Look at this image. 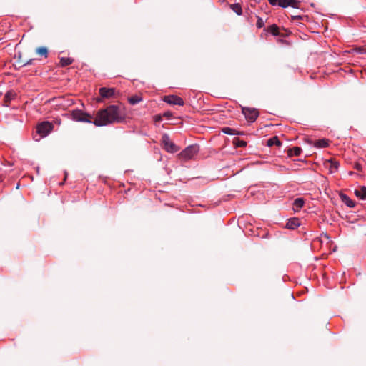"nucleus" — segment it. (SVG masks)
I'll use <instances>...</instances> for the list:
<instances>
[{
  "instance_id": "nucleus-23",
  "label": "nucleus",
  "mask_w": 366,
  "mask_h": 366,
  "mask_svg": "<svg viewBox=\"0 0 366 366\" xmlns=\"http://www.w3.org/2000/svg\"><path fill=\"white\" fill-rule=\"evenodd\" d=\"M290 152L292 155L299 156L302 152V149L298 147H295L290 149Z\"/></svg>"
},
{
  "instance_id": "nucleus-12",
  "label": "nucleus",
  "mask_w": 366,
  "mask_h": 366,
  "mask_svg": "<svg viewBox=\"0 0 366 366\" xmlns=\"http://www.w3.org/2000/svg\"><path fill=\"white\" fill-rule=\"evenodd\" d=\"M300 225V220L297 218H291L290 219L287 224L286 228L290 229H295L297 228Z\"/></svg>"
},
{
  "instance_id": "nucleus-8",
  "label": "nucleus",
  "mask_w": 366,
  "mask_h": 366,
  "mask_svg": "<svg viewBox=\"0 0 366 366\" xmlns=\"http://www.w3.org/2000/svg\"><path fill=\"white\" fill-rule=\"evenodd\" d=\"M299 2L296 0H279L277 6L282 8L291 6L292 8H298Z\"/></svg>"
},
{
  "instance_id": "nucleus-2",
  "label": "nucleus",
  "mask_w": 366,
  "mask_h": 366,
  "mask_svg": "<svg viewBox=\"0 0 366 366\" xmlns=\"http://www.w3.org/2000/svg\"><path fill=\"white\" fill-rule=\"evenodd\" d=\"M199 152V147L197 144H192L182 151L179 156L182 159L189 160L192 159Z\"/></svg>"
},
{
  "instance_id": "nucleus-19",
  "label": "nucleus",
  "mask_w": 366,
  "mask_h": 366,
  "mask_svg": "<svg viewBox=\"0 0 366 366\" xmlns=\"http://www.w3.org/2000/svg\"><path fill=\"white\" fill-rule=\"evenodd\" d=\"M142 100V99L139 96H137V95H134V96H132L129 98V102L132 105H135V104L139 103Z\"/></svg>"
},
{
  "instance_id": "nucleus-15",
  "label": "nucleus",
  "mask_w": 366,
  "mask_h": 366,
  "mask_svg": "<svg viewBox=\"0 0 366 366\" xmlns=\"http://www.w3.org/2000/svg\"><path fill=\"white\" fill-rule=\"evenodd\" d=\"M282 144L281 142L279 140L277 136H274L267 140V145L268 147H272L274 145L280 146Z\"/></svg>"
},
{
  "instance_id": "nucleus-7",
  "label": "nucleus",
  "mask_w": 366,
  "mask_h": 366,
  "mask_svg": "<svg viewBox=\"0 0 366 366\" xmlns=\"http://www.w3.org/2000/svg\"><path fill=\"white\" fill-rule=\"evenodd\" d=\"M164 100L165 102H167L169 104L179 105V106L184 105L183 99L178 96H175V95L166 96V97H164Z\"/></svg>"
},
{
  "instance_id": "nucleus-21",
  "label": "nucleus",
  "mask_w": 366,
  "mask_h": 366,
  "mask_svg": "<svg viewBox=\"0 0 366 366\" xmlns=\"http://www.w3.org/2000/svg\"><path fill=\"white\" fill-rule=\"evenodd\" d=\"M36 52L38 54H39V55L44 56L45 57H47L48 50L44 46L37 48L36 50Z\"/></svg>"
},
{
  "instance_id": "nucleus-4",
  "label": "nucleus",
  "mask_w": 366,
  "mask_h": 366,
  "mask_svg": "<svg viewBox=\"0 0 366 366\" xmlns=\"http://www.w3.org/2000/svg\"><path fill=\"white\" fill-rule=\"evenodd\" d=\"M242 112L249 122H254L259 116L257 109L249 107H242Z\"/></svg>"
},
{
  "instance_id": "nucleus-18",
  "label": "nucleus",
  "mask_w": 366,
  "mask_h": 366,
  "mask_svg": "<svg viewBox=\"0 0 366 366\" xmlns=\"http://www.w3.org/2000/svg\"><path fill=\"white\" fill-rule=\"evenodd\" d=\"M60 63L62 66H66L73 63V59L69 57H61L60 59Z\"/></svg>"
},
{
  "instance_id": "nucleus-24",
  "label": "nucleus",
  "mask_w": 366,
  "mask_h": 366,
  "mask_svg": "<svg viewBox=\"0 0 366 366\" xmlns=\"http://www.w3.org/2000/svg\"><path fill=\"white\" fill-rule=\"evenodd\" d=\"M269 31L274 36H277L279 34L278 27L275 24H273V25L270 26L269 29Z\"/></svg>"
},
{
  "instance_id": "nucleus-9",
  "label": "nucleus",
  "mask_w": 366,
  "mask_h": 366,
  "mask_svg": "<svg viewBox=\"0 0 366 366\" xmlns=\"http://www.w3.org/2000/svg\"><path fill=\"white\" fill-rule=\"evenodd\" d=\"M115 89L113 88L102 87L99 89V94L102 98H110L114 95Z\"/></svg>"
},
{
  "instance_id": "nucleus-28",
  "label": "nucleus",
  "mask_w": 366,
  "mask_h": 366,
  "mask_svg": "<svg viewBox=\"0 0 366 366\" xmlns=\"http://www.w3.org/2000/svg\"><path fill=\"white\" fill-rule=\"evenodd\" d=\"M34 61V59H31L29 61H27L26 63L23 64V66H28L32 64L33 61Z\"/></svg>"
},
{
  "instance_id": "nucleus-29",
  "label": "nucleus",
  "mask_w": 366,
  "mask_h": 366,
  "mask_svg": "<svg viewBox=\"0 0 366 366\" xmlns=\"http://www.w3.org/2000/svg\"><path fill=\"white\" fill-rule=\"evenodd\" d=\"M246 145H247L246 142L242 141V140L239 141L237 144V146H239V147H245Z\"/></svg>"
},
{
  "instance_id": "nucleus-30",
  "label": "nucleus",
  "mask_w": 366,
  "mask_h": 366,
  "mask_svg": "<svg viewBox=\"0 0 366 366\" xmlns=\"http://www.w3.org/2000/svg\"><path fill=\"white\" fill-rule=\"evenodd\" d=\"M293 18H294V19H300V16H294Z\"/></svg>"
},
{
  "instance_id": "nucleus-13",
  "label": "nucleus",
  "mask_w": 366,
  "mask_h": 366,
  "mask_svg": "<svg viewBox=\"0 0 366 366\" xmlns=\"http://www.w3.org/2000/svg\"><path fill=\"white\" fill-rule=\"evenodd\" d=\"M354 193L359 199L362 200L366 199V187L365 186L361 187L358 189H355Z\"/></svg>"
},
{
  "instance_id": "nucleus-17",
  "label": "nucleus",
  "mask_w": 366,
  "mask_h": 366,
  "mask_svg": "<svg viewBox=\"0 0 366 366\" xmlns=\"http://www.w3.org/2000/svg\"><path fill=\"white\" fill-rule=\"evenodd\" d=\"M231 9L237 15L240 16L242 14V9L239 4H233L230 6Z\"/></svg>"
},
{
  "instance_id": "nucleus-6",
  "label": "nucleus",
  "mask_w": 366,
  "mask_h": 366,
  "mask_svg": "<svg viewBox=\"0 0 366 366\" xmlns=\"http://www.w3.org/2000/svg\"><path fill=\"white\" fill-rule=\"evenodd\" d=\"M52 129L53 126L50 122H43L37 126L36 130L41 137H45L50 133Z\"/></svg>"
},
{
  "instance_id": "nucleus-22",
  "label": "nucleus",
  "mask_w": 366,
  "mask_h": 366,
  "mask_svg": "<svg viewBox=\"0 0 366 366\" xmlns=\"http://www.w3.org/2000/svg\"><path fill=\"white\" fill-rule=\"evenodd\" d=\"M222 131L223 133L229 135H234L237 134L234 129L228 127L222 128Z\"/></svg>"
},
{
  "instance_id": "nucleus-27",
  "label": "nucleus",
  "mask_w": 366,
  "mask_h": 366,
  "mask_svg": "<svg viewBox=\"0 0 366 366\" xmlns=\"http://www.w3.org/2000/svg\"><path fill=\"white\" fill-rule=\"evenodd\" d=\"M268 1L272 6H277L279 0H268Z\"/></svg>"
},
{
  "instance_id": "nucleus-20",
  "label": "nucleus",
  "mask_w": 366,
  "mask_h": 366,
  "mask_svg": "<svg viewBox=\"0 0 366 366\" xmlns=\"http://www.w3.org/2000/svg\"><path fill=\"white\" fill-rule=\"evenodd\" d=\"M330 170L331 172H335L338 168H339V166H340V164L337 161H330Z\"/></svg>"
},
{
  "instance_id": "nucleus-5",
  "label": "nucleus",
  "mask_w": 366,
  "mask_h": 366,
  "mask_svg": "<svg viewBox=\"0 0 366 366\" xmlns=\"http://www.w3.org/2000/svg\"><path fill=\"white\" fill-rule=\"evenodd\" d=\"M72 119L76 122L92 123L89 118L91 117L88 114L83 112L81 110H74L71 113Z\"/></svg>"
},
{
  "instance_id": "nucleus-16",
  "label": "nucleus",
  "mask_w": 366,
  "mask_h": 366,
  "mask_svg": "<svg viewBox=\"0 0 366 366\" xmlns=\"http://www.w3.org/2000/svg\"><path fill=\"white\" fill-rule=\"evenodd\" d=\"M16 97V93L12 91H9L6 93L4 96V102L6 103L10 102L11 100H13Z\"/></svg>"
},
{
  "instance_id": "nucleus-25",
  "label": "nucleus",
  "mask_w": 366,
  "mask_h": 366,
  "mask_svg": "<svg viewBox=\"0 0 366 366\" xmlns=\"http://www.w3.org/2000/svg\"><path fill=\"white\" fill-rule=\"evenodd\" d=\"M264 25V20L262 19V18H258L257 21V28H262L263 27Z\"/></svg>"
},
{
  "instance_id": "nucleus-3",
  "label": "nucleus",
  "mask_w": 366,
  "mask_h": 366,
  "mask_svg": "<svg viewBox=\"0 0 366 366\" xmlns=\"http://www.w3.org/2000/svg\"><path fill=\"white\" fill-rule=\"evenodd\" d=\"M162 142L164 145V148L168 152L174 153L179 149V147L171 141L169 135L167 134H164L162 136Z\"/></svg>"
},
{
  "instance_id": "nucleus-10",
  "label": "nucleus",
  "mask_w": 366,
  "mask_h": 366,
  "mask_svg": "<svg viewBox=\"0 0 366 366\" xmlns=\"http://www.w3.org/2000/svg\"><path fill=\"white\" fill-rule=\"evenodd\" d=\"M341 201L345 204L348 207L353 208L355 206V203L352 200L347 194L341 193L340 194Z\"/></svg>"
},
{
  "instance_id": "nucleus-1",
  "label": "nucleus",
  "mask_w": 366,
  "mask_h": 366,
  "mask_svg": "<svg viewBox=\"0 0 366 366\" xmlns=\"http://www.w3.org/2000/svg\"><path fill=\"white\" fill-rule=\"evenodd\" d=\"M124 119L120 108L117 105H109L99 110L92 122L97 127L106 126L113 123L122 122Z\"/></svg>"
},
{
  "instance_id": "nucleus-26",
  "label": "nucleus",
  "mask_w": 366,
  "mask_h": 366,
  "mask_svg": "<svg viewBox=\"0 0 366 366\" xmlns=\"http://www.w3.org/2000/svg\"><path fill=\"white\" fill-rule=\"evenodd\" d=\"M354 168L357 170V171H362V166L361 164L360 163H355V165H354Z\"/></svg>"
},
{
  "instance_id": "nucleus-14",
  "label": "nucleus",
  "mask_w": 366,
  "mask_h": 366,
  "mask_svg": "<svg viewBox=\"0 0 366 366\" xmlns=\"http://www.w3.org/2000/svg\"><path fill=\"white\" fill-rule=\"evenodd\" d=\"M329 145V141L326 139H318L315 142L314 147L317 148H325Z\"/></svg>"
},
{
  "instance_id": "nucleus-11",
  "label": "nucleus",
  "mask_w": 366,
  "mask_h": 366,
  "mask_svg": "<svg viewBox=\"0 0 366 366\" xmlns=\"http://www.w3.org/2000/svg\"><path fill=\"white\" fill-rule=\"evenodd\" d=\"M305 204V199L302 197L297 198L293 202V210L295 212H299Z\"/></svg>"
}]
</instances>
